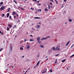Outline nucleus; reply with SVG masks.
<instances>
[{"mask_svg":"<svg viewBox=\"0 0 74 74\" xmlns=\"http://www.w3.org/2000/svg\"><path fill=\"white\" fill-rule=\"evenodd\" d=\"M56 2L57 4H58V1H57L56 0H54Z\"/></svg>","mask_w":74,"mask_h":74,"instance_id":"17","label":"nucleus"},{"mask_svg":"<svg viewBox=\"0 0 74 74\" xmlns=\"http://www.w3.org/2000/svg\"><path fill=\"white\" fill-rule=\"evenodd\" d=\"M14 18H16V16H14Z\"/></svg>","mask_w":74,"mask_h":74,"instance_id":"51","label":"nucleus"},{"mask_svg":"<svg viewBox=\"0 0 74 74\" xmlns=\"http://www.w3.org/2000/svg\"><path fill=\"white\" fill-rule=\"evenodd\" d=\"M60 46H58L56 47V50H58V51H60Z\"/></svg>","mask_w":74,"mask_h":74,"instance_id":"1","label":"nucleus"},{"mask_svg":"<svg viewBox=\"0 0 74 74\" xmlns=\"http://www.w3.org/2000/svg\"><path fill=\"white\" fill-rule=\"evenodd\" d=\"M37 40L38 42L39 43V44L40 43H41V41H40V37H38L37 38Z\"/></svg>","mask_w":74,"mask_h":74,"instance_id":"3","label":"nucleus"},{"mask_svg":"<svg viewBox=\"0 0 74 74\" xmlns=\"http://www.w3.org/2000/svg\"><path fill=\"white\" fill-rule=\"evenodd\" d=\"M73 56H74V54H73L70 57V58H72V57H73Z\"/></svg>","mask_w":74,"mask_h":74,"instance_id":"20","label":"nucleus"},{"mask_svg":"<svg viewBox=\"0 0 74 74\" xmlns=\"http://www.w3.org/2000/svg\"><path fill=\"white\" fill-rule=\"evenodd\" d=\"M64 7V6H62V7Z\"/></svg>","mask_w":74,"mask_h":74,"instance_id":"57","label":"nucleus"},{"mask_svg":"<svg viewBox=\"0 0 74 74\" xmlns=\"http://www.w3.org/2000/svg\"><path fill=\"white\" fill-rule=\"evenodd\" d=\"M50 73H52V69H51L50 70Z\"/></svg>","mask_w":74,"mask_h":74,"instance_id":"29","label":"nucleus"},{"mask_svg":"<svg viewBox=\"0 0 74 74\" xmlns=\"http://www.w3.org/2000/svg\"><path fill=\"white\" fill-rule=\"evenodd\" d=\"M50 7H51V8H52V6H50Z\"/></svg>","mask_w":74,"mask_h":74,"instance_id":"62","label":"nucleus"},{"mask_svg":"<svg viewBox=\"0 0 74 74\" xmlns=\"http://www.w3.org/2000/svg\"><path fill=\"white\" fill-rule=\"evenodd\" d=\"M50 4H51V5H53V4H52V3H50Z\"/></svg>","mask_w":74,"mask_h":74,"instance_id":"43","label":"nucleus"},{"mask_svg":"<svg viewBox=\"0 0 74 74\" xmlns=\"http://www.w3.org/2000/svg\"><path fill=\"white\" fill-rule=\"evenodd\" d=\"M16 15H17V16L18 17V16H19V15H18V14H16Z\"/></svg>","mask_w":74,"mask_h":74,"instance_id":"41","label":"nucleus"},{"mask_svg":"<svg viewBox=\"0 0 74 74\" xmlns=\"http://www.w3.org/2000/svg\"><path fill=\"white\" fill-rule=\"evenodd\" d=\"M7 18H8V17H9V16H10V14L9 13H8L7 14Z\"/></svg>","mask_w":74,"mask_h":74,"instance_id":"10","label":"nucleus"},{"mask_svg":"<svg viewBox=\"0 0 74 74\" xmlns=\"http://www.w3.org/2000/svg\"><path fill=\"white\" fill-rule=\"evenodd\" d=\"M14 3H16V4H17V2H16V1L14 0Z\"/></svg>","mask_w":74,"mask_h":74,"instance_id":"24","label":"nucleus"},{"mask_svg":"<svg viewBox=\"0 0 74 74\" xmlns=\"http://www.w3.org/2000/svg\"><path fill=\"white\" fill-rule=\"evenodd\" d=\"M24 56H22V58H24Z\"/></svg>","mask_w":74,"mask_h":74,"instance_id":"52","label":"nucleus"},{"mask_svg":"<svg viewBox=\"0 0 74 74\" xmlns=\"http://www.w3.org/2000/svg\"><path fill=\"white\" fill-rule=\"evenodd\" d=\"M21 10H24V8H21Z\"/></svg>","mask_w":74,"mask_h":74,"instance_id":"38","label":"nucleus"},{"mask_svg":"<svg viewBox=\"0 0 74 74\" xmlns=\"http://www.w3.org/2000/svg\"><path fill=\"white\" fill-rule=\"evenodd\" d=\"M33 1H37V0H33Z\"/></svg>","mask_w":74,"mask_h":74,"instance_id":"45","label":"nucleus"},{"mask_svg":"<svg viewBox=\"0 0 74 74\" xmlns=\"http://www.w3.org/2000/svg\"><path fill=\"white\" fill-rule=\"evenodd\" d=\"M70 41H69L67 43L66 45V46H67L70 43Z\"/></svg>","mask_w":74,"mask_h":74,"instance_id":"6","label":"nucleus"},{"mask_svg":"<svg viewBox=\"0 0 74 74\" xmlns=\"http://www.w3.org/2000/svg\"><path fill=\"white\" fill-rule=\"evenodd\" d=\"M46 40L45 38L43 37L41 39V40Z\"/></svg>","mask_w":74,"mask_h":74,"instance_id":"14","label":"nucleus"},{"mask_svg":"<svg viewBox=\"0 0 74 74\" xmlns=\"http://www.w3.org/2000/svg\"><path fill=\"white\" fill-rule=\"evenodd\" d=\"M22 41L20 42V44H22Z\"/></svg>","mask_w":74,"mask_h":74,"instance_id":"49","label":"nucleus"},{"mask_svg":"<svg viewBox=\"0 0 74 74\" xmlns=\"http://www.w3.org/2000/svg\"><path fill=\"white\" fill-rule=\"evenodd\" d=\"M27 41V40H26V39H24V42H25V41Z\"/></svg>","mask_w":74,"mask_h":74,"instance_id":"37","label":"nucleus"},{"mask_svg":"<svg viewBox=\"0 0 74 74\" xmlns=\"http://www.w3.org/2000/svg\"><path fill=\"white\" fill-rule=\"evenodd\" d=\"M48 38H50V36H47L45 38H46V39H47Z\"/></svg>","mask_w":74,"mask_h":74,"instance_id":"15","label":"nucleus"},{"mask_svg":"<svg viewBox=\"0 0 74 74\" xmlns=\"http://www.w3.org/2000/svg\"><path fill=\"white\" fill-rule=\"evenodd\" d=\"M8 26L9 27H12V25H11L10 24H9Z\"/></svg>","mask_w":74,"mask_h":74,"instance_id":"18","label":"nucleus"},{"mask_svg":"<svg viewBox=\"0 0 74 74\" xmlns=\"http://www.w3.org/2000/svg\"><path fill=\"white\" fill-rule=\"evenodd\" d=\"M48 10L47 9V8H45V11H47Z\"/></svg>","mask_w":74,"mask_h":74,"instance_id":"21","label":"nucleus"},{"mask_svg":"<svg viewBox=\"0 0 74 74\" xmlns=\"http://www.w3.org/2000/svg\"><path fill=\"white\" fill-rule=\"evenodd\" d=\"M35 19H41V18L38 17H34Z\"/></svg>","mask_w":74,"mask_h":74,"instance_id":"12","label":"nucleus"},{"mask_svg":"<svg viewBox=\"0 0 74 74\" xmlns=\"http://www.w3.org/2000/svg\"><path fill=\"white\" fill-rule=\"evenodd\" d=\"M39 24H41V23L39 22Z\"/></svg>","mask_w":74,"mask_h":74,"instance_id":"60","label":"nucleus"},{"mask_svg":"<svg viewBox=\"0 0 74 74\" xmlns=\"http://www.w3.org/2000/svg\"><path fill=\"white\" fill-rule=\"evenodd\" d=\"M27 72V71H26L25 72V73H26Z\"/></svg>","mask_w":74,"mask_h":74,"instance_id":"61","label":"nucleus"},{"mask_svg":"<svg viewBox=\"0 0 74 74\" xmlns=\"http://www.w3.org/2000/svg\"><path fill=\"white\" fill-rule=\"evenodd\" d=\"M40 61H39L37 63V64H36V66H38V65H39V64H40Z\"/></svg>","mask_w":74,"mask_h":74,"instance_id":"9","label":"nucleus"},{"mask_svg":"<svg viewBox=\"0 0 74 74\" xmlns=\"http://www.w3.org/2000/svg\"><path fill=\"white\" fill-rule=\"evenodd\" d=\"M30 9H31V10H34V8H30Z\"/></svg>","mask_w":74,"mask_h":74,"instance_id":"42","label":"nucleus"},{"mask_svg":"<svg viewBox=\"0 0 74 74\" xmlns=\"http://www.w3.org/2000/svg\"><path fill=\"white\" fill-rule=\"evenodd\" d=\"M69 22H72V20H71V19H69Z\"/></svg>","mask_w":74,"mask_h":74,"instance_id":"26","label":"nucleus"},{"mask_svg":"<svg viewBox=\"0 0 74 74\" xmlns=\"http://www.w3.org/2000/svg\"><path fill=\"white\" fill-rule=\"evenodd\" d=\"M30 36L31 37H33V36H32V35H30Z\"/></svg>","mask_w":74,"mask_h":74,"instance_id":"46","label":"nucleus"},{"mask_svg":"<svg viewBox=\"0 0 74 74\" xmlns=\"http://www.w3.org/2000/svg\"><path fill=\"white\" fill-rule=\"evenodd\" d=\"M12 14L13 15H14L15 14L16 15V13H15V12H13Z\"/></svg>","mask_w":74,"mask_h":74,"instance_id":"11","label":"nucleus"},{"mask_svg":"<svg viewBox=\"0 0 74 74\" xmlns=\"http://www.w3.org/2000/svg\"><path fill=\"white\" fill-rule=\"evenodd\" d=\"M50 1H52V2H53V3L54 2V1H53V0H49Z\"/></svg>","mask_w":74,"mask_h":74,"instance_id":"33","label":"nucleus"},{"mask_svg":"<svg viewBox=\"0 0 74 74\" xmlns=\"http://www.w3.org/2000/svg\"><path fill=\"white\" fill-rule=\"evenodd\" d=\"M10 30V28H8V27H7V30L8 31V30Z\"/></svg>","mask_w":74,"mask_h":74,"instance_id":"28","label":"nucleus"},{"mask_svg":"<svg viewBox=\"0 0 74 74\" xmlns=\"http://www.w3.org/2000/svg\"><path fill=\"white\" fill-rule=\"evenodd\" d=\"M30 48V46H29V45H27V49H29V48Z\"/></svg>","mask_w":74,"mask_h":74,"instance_id":"5","label":"nucleus"},{"mask_svg":"<svg viewBox=\"0 0 74 74\" xmlns=\"http://www.w3.org/2000/svg\"><path fill=\"white\" fill-rule=\"evenodd\" d=\"M20 49L21 50H23V48H22V47H21L20 48Z\"/></svg>","mask_w":74,"mask_h":74,"instance_id":"23","label":"nucleus"},{"mask_svg":"<svg viewBox=\"0 0 74 74\" xmlns=\"http://www.w3.org/2000/svg\"><path fill=\"white\" fill-rule=\"evenodd\" d=\"M48 6L49 9H50V6H49V5H48Z\"/></svg>","mask_w":74,"mask_h":74,"instance_id":"30","label":"nucleus"},{"mask_svg":"<svg viewBox=\"0 0 74 74\" xmlns=\"http://www.w3.org/2000/svg\"><path fill=\"white\" fill-rule=\"evenodd\" d=\"M15 37H17V35H16V36H15Z\"/></svg>","mask_w":74,"mask_h":74,"instance_id":"58","label":"nucleus"},{"mask_svg":"<svg viewBox=\"0 0 74 74\" xmlns=\"http://www.w3.org/2000/svg\"><path fill=\"white\" fill-rule=\"evenodd\" d=\"M10 49L11 50V51H12V46H11L10 47Z\"/></svg>","mask_w":74,"mask_h":74,"instance_id":"19","label":"nucleus"},{"mask_svg":"<svg viewBox=\"0 0 74 74\" xmlns=\"http://www.w3.org/2000/svg\"><path fill=\"white\" fill-rule=\"evenodd\" d=\"M29 41H33V40L32 39H29Z\"/></svg>","mask_w":74,"mask_h":74,"instance_id":"31","label":"nucleus"},{"mask_svg":"<svg viewBox=\"0 0 74 74\" xmlns=\"http://www.w3.org/2000/svg\"><path fill=\"white\" fill-rule=\"evenodd\" d=\"M10 9H10V8H9L8 9V10L7 11V12H10Z\"/></svg>","mask_w":74,"mask_h":74,"instance_id":"13","label":"nucleus"},{"mask_svg":"<svg viewBox=\"0 0 74 74\" xmlns=\"http://www.w3.org/2000/svg\"><path fill=\"white\" fill-rule=\"evenodd\" d=\"M52 49L54 51H56V48H55V47H53Z\"/></svg>","mask_w":74,"mask_h":74,"instance_id":"7","label":"nucleus"},{"mask_svg":"<svg viewBox=\"0 0 74 74\" xmlns=\"http://www.w3.org/2000/svg\"><path fill=\"white\" fill-rule=\"evenodd\" d=\"M55 64H56V63H57V62H55Z\"/></svg>","mask_w":74,"mask_h":74,"instance_id":"50","label":"nucleus"},{"mask_svg":"<svg viewBox=\"0 0 74 74\" xmlns=\"http://www.w3.org/2000/svg\"><path fill=\"white\" fill-rule=\"evenodd\" d=\"M30 70V68H29V69H28V70Z\"/></svg>","mask_w":74,"mask_h":74,"instance_id":"63","label":"nucleus"},{"mask_svg":"<svg viewBox=\"0 0 74 74\" xmlns=\"http://www.w3.org/2000/svg\"><path fill=\"white\" fill-rule=\"evenodd\" d=\"M56 62H58V60H56Z\"/></svg>","mask_w":74,"mask_h":74,"instance_id":"44","label":"nucleus"},{"mask_svg":"<svg viewBox=\"0 0 74 74\" xmlns=\"http://www.w3.org/2000/svg\"><path fill=\"white\" fill-rule=\"evenodd\" d=\"M17 22H19V20H18V21H17Z\"/></svg>","mask_w":74,"mask_h":74,"instance_id":"54","label":"nucleus"},{"mask_svg":"<svg viewBox=\"0 0 74 74\" xmlns=\"http://www.w3.org/2000/svg\"><path fill=\"white\" fill-rule=\"evenodd\" d=\"M1 34H3V32H1Z\"/></svg>","mask_w":74,"mask_h":74,"instance_id":"55","label":"nucleus"},{"mask_svg":"<svg viewBox=\"0 0 74 74\" xmlns=\"http://www.w3.org/2000/svg\"><path fill=\"white\" fill-rule=\"evenodd\" d=\"M16 27V25H14V27L13 28V29H14V28H15Z\"/></svg>","mask_w":74,"mask_h":74,"instance_id":"34","label":"nucleus"},{"mask_svg":"<svg viewBox=\"0 0 74 74\" xmlns=\"http://www.w3.org/2000/svg\"><path fill=\"white\" fill-rule=\"evenodd\" d=\"M55 56H59V54H57L56 55H55Z\"/></svg>","mask_w":74,"mask_h":74,"instance_id":"40","label":"nucleus"},{"mask_svg":"<svg viewBox=\"0 0 74 74\" xmlns=\"http://www.w3.org/2000/svg\"><path fill=\"white\" fill-rule=\"evenodd\" d=\"M39 11H40V12H41V9H40L38 10Z\"/></svg>","mask_w":74,"mask_h":74,"instance_id":"36","label":"nucleus"},{"mask_svg":"<svg viewBox=\"0 0 74 74\" xmlns=\"http://www.w3.org/2000/svg\"><path fill=\"white\" fill-rule=\"evenodd\" d=\"M63 1L64 2H67V0H63Z\"/></svg>","mask_w":74,"mask_h":74,"instance_id":"35","label":"nucleus"},{"mask_svg":"<svg viewBox=\"0 0 74 74\" xmlns=\"http://www.w3.org/2000/svg\"><path fill=\"white\" fill-rule=\"evenodd\" d=\"M66 59H64L63 60H62V62H65V61H66Z\"/></svg>","mask_w":74,"mask_h":74,"instance_id":"16","label":"nucleus"},{"mask_svg":"<svg viewBox=\"0 0 74 74\" xmlns=\"http://www.w3.org/2000/svg\"><path fill=\"white\" fill-rule=\"evenodd\" d=\"M40 2V1H37V3H39Z\"/></svg>","mask_w":74,"mask_h":74,"instance_id":"47","label":"nucleus"},{"mask_svg":"<svg viewBox=\"0 0 74 74\" xmlns=\"http://www.w3.org/2000/svg\"><path fill=\"white\" fill-rule=\"evenodd\" d=\"M40 47H41V48H43V45H40Z\"/></svg>","mask_w":74,"mask_h":74,"instance_id":"32","label":"nucleus"},{"mask_svg":"<svg viewBox=\"0 0 74 74\" xmlns=\"http://www.w3.org/2000/svg\"><path fill=\"white\" fill-rule=\"evenodd\" d=\"M5 6H2L1 8H0V10L1 11H2V10H4L5 9Z\"/></svg>","mask_w":74,"mask_h":74,"instance_id":"2","label":"nucleus"},{"mask_svg":"<svg viewBox=\"0 0 74 74\" xmlns=\"http://www.w3.org/2000/svg\"><path fill=\"white\" fill-rule=\"evenodd\" d=\"M13 67H14V66H12V68H13Z\"/></svg>","mask_w":74,"mask_h":74,"instance_id":"64","label":"nucleus"},{"mask_svg":"<svg viewBox=\"0 0 74 74\" xmlns=\"http://www.w3.org/2000/svg\"><path fill=\"white\" fill-rule=\"evenodd\" d=\"M38 5H40V6L41 5L39 3H38Z\"/></svg>","mask_w":74,"mask_h":74,"instance_id":"48","label":"nucleus"},{"mask_svg":"<svg viewBox=\"0 0 74 74\" xmlns=\"http://www.w3.org/2000/svg\"><path fill=\"white\" fill-rule=\"evenodd\" d=\"M48 58V56H46L45 57V58Z\"/></svg>","mask_w":74,"mask_h":74,"instance_id":"56","label":"nucleus"},{"mask_svg":"<svg viewBox=\"0 0 74 74\" xmlns=\"http://www.w3.org/2000/svg\"><path fill=\"white\" fill-rule=\"evenodd\" d=\"M2 4H3V2H1L0 3V5H2Z\"/></svg>","mask_w":74,"mask_h":74,"instance_id":"22","label":"nucleus"},{"mask_svg":"<svg viewBox=\"0 0 74 74\" xmlns=\"http://www.w3.org/2000/svg\"><path fill=\"white\" fill-rule=\"evenodd\" d=\"M0 33H1V31H0Z\"/></svg>","mask_w":74,"mask_h":74,"instance_id":"59","label":"nucleus"},{"mask_svg":"<svg viewBox=\"0 0 74 74\" xmlns=\"http://www.w3.org/2000/svg\"><path fill=\"white\" fill-rule=\"evenodd\" d=\"M3 48H2L1 49H0V51H2L3 50Z\"/></svg>","mask_w":74,"mask_h":74,"instance_id":"39","label":"nucleus"},{"mask_svg":"<svg viewBox=\"0 0 74 74\" xmlns=\"http://www.w3.org/2000/svg\"><path fill=\"white\" fill-rule=\"evenodd\" d=\"M45 71H43L42 72V74H44L45 73H46V72H47V69H45Z\"/></svg>","mask_w":74,"mask_h":74,"instance_id":"4","label":"nucleus"},{"mask_svg":"<svg viewBox=\"0 0 74 74\" xmlns=\"http://www.w3.org/2000/svg\"><path fill=\"white\" fill-rule=\"evenodd\" d=\"M37 57H40V56H39V55H38V56H37Z\"/></svg>","mask_w":74,"mask_h":74,"instance_id":"53","label":"nucleus"},{"mask_svg":"<svg viewBox=\"0 0 74 74\" xmlns=\"http://www.w3.org/2000/svg\"><path fill=\"white\" fill-rule=\"evenodd\" d=\"M5 15V14H2V17H4V16Z\"/></svg>","mask_w":74,"mask_h":74,"instance_id":"27","label":"nucleus"},{"mask_svg":"<svg viewBox=\"0 0 74 74\" xmlns=\"http://www.w3.org/2000/svg\"><path fill=\"white\" fill-rule=\"evenodd\" d=\"M9 18H10V19H12V17H11V16H9Z\"/></svg>","mask_w":74,"mask_h":74,"instance_id":"25","label":"nucleus"},{"mask_svg":"<svg viewBox=\"0 0 74 74\" xmlns=\"http://www.w3.org/2000/svg\"><path fill=\"white\" fill-rule=\"evenodd\" d=\"M36 27L37 29H39V28H40V26L39 25H37L36 26Z\"/></svg>","mask_w":74,"mask_h":74,"instance_id":"8","label":"nucleus"}]
</instances>
